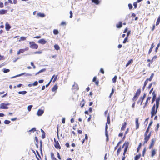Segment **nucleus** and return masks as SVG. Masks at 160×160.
<instances>
[{
    "label": "nucleus",
    "instance_id": "obj_1",
    "mask_svg": "<svg viewBox=\"0 0 160 160\" xmlns=\"http://www.w3.org/2000/svg\"><path fill=\"white\" fill-rule=\"evenodd\" d=\"M159 107V106L158 105H156L155 104H154L152 108L151 111V117H152L156 114Z\"/></svg>",
    "mask_w": 160,
    "mask_h": 160
},
{
    "label": "nucleus",
    "instance_id": "obj_2",
    "mask_svg": "<svg viewBox=\"0 0 160 160\" xmlns=\"http://www.w3.org/2000/svg\"><path fill=\"white\" fill-rule=\"evenodd\" d=\"M129 144V142H128L125 141L122 146V148H123L124 147H125L123 154V156H125L126 153L127 151Z\"/></svg>",
    "mask_w": 160,
    "mask_h": 160
},
{
    "label": "nucleus",
    "instance_id": "obj_3",
    "mask_svg": "<svg viewBox=\"0 0 160 160\" xmlns=\"http://www.w3.org/2000/svg\"><path fill=\"white\" fill-rule=\"evenodd\" d=\"M10 104H11L9 103H1L0 104V108H1V109H8V107L7 106L9 105Z\"/></svg>",
    "mask_w": 160,
    "mask_h": 160
},
{
    "label": "nucleus",
    "instance_id": "obj_4",
    "mask_svg": "<svg viewBox=\"0 0 160 160\" xmlns=\"http://www.w3.org/2000/svg\"><path fill=\"white\" fill-rule=\"evenodd\" d=\"M30 48L32 49H37L38 48V45L36 44L34 42H30Z\"/></svg>",
    "mask_w": 160,
    "mask_h": 160
},
{
    "label": "nucleus",
    "instance_id": "obj_5",
    "mask_svg": "<svg viewBox=\"0 0 160 160\" xmlns=\"http://www.w3.org/2000/svg\"><path fill=\"white\" fill-rule=\"evenodd\" d=\"M54 141L55 142V144H54V145L55 148L57 149H60L61 147L60 145L58 142L57 141L55 138H54Z\"/></svg>",
    "mask_w": 160,
    "mask_h": 160
},
{
    "label": "nucleus",
    "instance_id": "obj_6",
    "mask_svg": "<svg viewBox=\"0 0 160 160\" xmlns=\"http://www.w3.org/2000/svg\"><path fill=\"white\" fill-rule=\"evenodd\" d=\"M152 103L156 99L157 95L155 93V91H154L152 93Z\"/></svg>",
    "mask_w": 160,
    "mask_h": 160
},
{
    "label": "nucleus",
    "instance_id": "obj_7",
    "mask_svg": "<svg viewBox=\"0 0 160 160\" xmlns=\"http://www.w3.org/2000/svg\"><path fill=\"white\" fill-rule=\"evenodd\" d=\"M38 42V43L43 45L46 44L47 42L44 39L42 38L39 40Z\"/></svg>",
    "mask_w": 160,
    "mask_h": 160
},
{
    "label": "nucleus",
    "instance_id": "obj_8",
    "mask_svg": "<svg viewBox=\"0 0 160 160\" xmlns=\"http://www.w3.org/2000/svg\"><path fill=\"white\" fill-rule=\"evenodd\" d=\"M44 112L43 110L39 109L37 112V115L38 116H41L44 113Z\"/></svg>",
    "mask_w": 160,
    "mask_h": 160
},
{
    "label": "nucleus",
    "instance_id": "obj_9",
    "mask_svg": "<svg viewBox=\"0 0 160 160\" xmlns=\"http://www.w3.org/2000/svg\"><path fill=\"white\" fill-rule=\"evenodd\" d=\"M155 141V138H152V139L151 144L149 147V149H151L152 148V147L154 146Z\"/></svg>",
    "mask_w": 160,
    "mask_h": 160
},
{
    "label": "nucleus",
    "instance_id": "obj_10",
    "mask_svg": "<svg viewBox=\"0 0 160 160\" xmlns=\"http://www.w3.org/2000/svg\"><path fill=\"white\" fill-rule=\"evenodd\" d=\"M11 27L10 25L8 23L6 22L5 24V29L7 31H9L10 28H11Z\"/></svg>",
    "mask_w": 160,
    "mask_h": 160
},
{
    "label": "nucleus",
    "instance_id": "obj_11",
    "mask_svg": "<svg viewBox=\"0 0 160 160\" xmlns=\"http://www.w3.org/2000/svg\"><path fill=\"white\" fill-rule=\"evenodd\" d=\"M152 123H153V121L152 120H151L150 121V122L149 124V125L148 127V128H147L145 132L148 133V132L149 131V129H150V126L152 125Z\"/></svg>",
    "mask_w": 160,
    "mask_h": 160
},
{
    "label": "nucleus",
    "instance_id": "obj_12",
    "mask_svg": "<svg viewBox=\"0 0 160 160\" xmlns=\"http://www.w3.org/2000/svg\"><path fill=\"white\" fill-rule=\"evenodd\" d=\"M135 123L136 125V129H138L139 128V123L138 122V119L136 118L135 119Z\"/></svg>",
    "mask_w": 160,
    "mask_h": 160
},
{
    "label": "nucleus",
    "instance_id": "obj_13",
    "mask_svg": "<svg viewBox=\"0 0 160 160\" xmlns=\"http://www.w3.org/2000/svg\"><path fill=\"white\" fill-rule=\"evenodd\" d=\"M148 133H146V132L145 133L144 135V140H146L147 141H148V140L150 138V137L148 136Z\"/></svg>",
    "mask_w": 160,
    "mask_h": 160
},
{
    "label": "nucleus",
    "instance_id": "obj_14",
    "mask_svg": "<svg viewBox=\"0 0 160 160\" xmlns=\"http://www.w3.org/2000/svg\"><path fill=\"white\" fill-rule=\"evenodd\" d=\"M160 101V95L159 96L158 98H156V104H155L156 105H158V106H159Z\"/></svg>",
    "mask_w": 160,
    "mask_h": 160
},
{
    "label": "nucleus",
    "instance_id": "obj_15",
    "mask_svg": "<svg viewBox=\"0 0 160 160\" xmlns=\"http://www.w3.org/2000/svg\"><path fill=\"white\" fill-rule=\"evenodd\" d=\"M58 77V75H53L52 76L51 80H52L53 78H54L52 81V82H54L57 79Z\"/></svg>",
    "mask_w": 160,
    "mask_h": 160
},
{
    "label": "nucleus",
    "instance_id": "obj_16",
    "mask_svg": "<svg viewBox=\"0 0 160 160\" xmlns=\"http://www.w3.org/2000/svg\"><path fill=\"white\" fill-rule=\"evenodd\" d=\"M126 125L127 122H123L121 128V130H124L126 128Z\"/></svg>",
    "mask_w": 160,
    "mask_h": 160
},
{
    "label": "nucleus",
    "instance_id": "obj_17",
    "mask_svg": "<svg viewBox=\"0 0 160 160\" xmlns=\"http://www.w3.org/2000/svg\"><path fill=\"white\" fill-rule=\"evenodd\" d=\"M141 92V90L140 88L138 89L135 94V95L138 97Z\"/></svg>",
    "mask_w": 160,
    "mask_h": 160
},
{
    "label": "nucleus",
    "instance_id": "obj_18",
    "mask_svg": "<svg viewBox=\"0 0 160 160\" xmlns=\"http://www.w3.org/2000/svg\"><path fill=\"white\" fill-rule=\"evenodd\" d=\"M58 89V86L57 84H55L52 88V92H54L57 90Z\"/></svg>",
    "mask_w": 160,
    "mask_h": 160
},
{
    "label": "nucleus",
    "instance_id": "obj_19",
    "mask_svg": "<svg viewBox=\"0 0 160 160\" xmlns=\"http://www.w3.org/2000/svg\"><path fill=\"white\" fill-rule=\"evenodd\" d=\"M7 12V10H6L2 9L0 10V14L3 15L6 14Z\"/></svg>",
    "mask_w": 160,
    "mask_h": 160
},
{
    "label": "nucleus",
    "instance_id": "obj_20",
    "mask_svg": "<svg viewBox=\"0 0 160 160\" xmlns=\"http://www.w3.org/2000/svg\"><path fill=\"white\" fill-rule=\"evenodd\" d=\"M122 26V23L121 22H119L118 24L116 25V27L117 28H121Z\"/></svg>",
    "mask_w": 160,
    "mask_h": 160
},
{
    "label": "nucleus",
    "instance_id": "obj_21",
    "mask_svg": "<svg viewBox=\"0 0 160 160\" xmlns=\"http://www.w3.org/2000/svg\"><path fill=\"white\" fill-rule=\"evenodd\" d=\"M133 62V60L132 59H131L130 60H129L127 63L126 64V67H127L129 65L131 64Z\"/></svg>",
    "mask_w": 160,
    "mask_h": 160
},
{
    "label": "nucleus",
    "instance_id": "obj_22",
    "mask_svg": "<svg viewBox=\"0 0 160 160\" xmlns=\"http://www.w3.org/2000/svg\"><path fill=\"white\" fill-rule=\"evenodd\" d=\"M154 74L153 73H152L151 76L149 78H147L146 80L148 82V81H151L154 76Z\"/></svg>",
    "mask_w": 160,
    "mask_h": 160
},
{
    "label": "nucleus",
    "instance_id": "obj_23",
    "mask_svg": "<svg viewBox=\"0 0 160 160\" xmlns=\"http://www.w3.org/2000/svg\"><path fill=\"white\" fill-rule=\"evenodd\" d=\"M154 47V44L153 43H152L151 45V48H150L148 52V54H150L151 52L152 49Z\"/></svg>",
    "mask_w": 160,
    "mask_h": 160
},
{
    "label": "nucleus",
    "instance_id": "obj_24",
    "mask_svg": "<svg viewBox=\"0 0 160 160\" xmlns=\"http://www.w3.org/2000/svg\"><path fill=\"white\" fill-rule=\"evenodd\" d=\"M41 132H42V138L44 139L45 138V133L44 131L42 129H41Z\"/></svg>",
    "mask_w": 160,
    "mask_h": 160
},
{
    "label": "nucleus",
    "instance_id": "obj_25",
    "mask_svg": "<svg viewBox=\"0 0 160 160\" xmlns=\"http://www.w3.org/2000/svg\"><path fill=\"white\" fill-rule=\"evenodd\" d=\"M51 158L52 160H57L56 158L55 157L54 153L51 152L50 153Z\"/></svg>",
    "mask_w": 160,
    "mask_h": 160
},
{
    "label": "nucleus",
    "instance_id": "obj_26",
    "mask_svg": "<svg viewBox=\"0 0 160 160\" xmlns=\"http://www.w3.org/2000/svg\"><path fill=\"white\" fill-rule=\"evenodd\" d=\"M122 148H122V147H121V146H120L118 148V149L117 151V156H118L120 152L121 151V149H122Z\"/></svg>",
    "mask_w": 160,
    "mask_h": 160
},
{
    "label": "nucleus",
    "instance_id": "obj_27",
    "mask_svg": "<svg viewBox=\"0 0 160 160\" xmlns=\"http://www.w3.org/2000/svg\"><path fill=\"white\" fill-rule=\"evenodd\" d=\"M141 156V154L140 153H139L137 155L134 157V160H138L140 158Z\"/></svg>",
    "mask_w": 160,
    "mask_h": 160
},
{
    "label": "nucleus",
    "instance_id": "obj_28",
    "mask_svg": "<svg viewBox=\"0 0 160 160\" xmlns=\"http://www.w3.org/2000/svg\"><path fill=\"white\" fill-rule=\"evenodd\" d=\"M91 1L92 2L94 3L96 5H98L100 3L99 0H91Z\"/></svg>",
    "mask_w": 160,
    "mask_h": 160
},
{
    "label": "nucleus",
    "instance_id": "obj_29",
    "mask_svg": "<svg viewBox=\"0 0 160 160\" xmlns=\"http://www.w3.org/2000/svg\"><path fill=\"white\" fill-rule=\"evenodd\" d=\"M25 51L23 49H20L17 52V54L18 55L20 54L21 53H23Z\"/></svg>",
    "mask_w": 160,
    "mask_h": 160
},
{
    "label": "nucleus",
    "instance_id": "obj_30",
    "mask_svg": "<svg viewBox=\"0 0 160 160\" xmlns=\"http://www.w3.org/2000/svg\"><path fill=\"white\" fill-rule=\"evenodd\" d=\"M37 15L42 18H44L45 17V15L44 13H37Z\"/></svg>",
    "mask_w": 160,
    "mask_h": 160
},
{
    "label": "nucleus",
    "instance_id": "obj_31",
    "mask_svg": "<svg viewBox=\"0 0 160 160\" xmlns=\"http://www.w3.org/2000/svg\"><path fill=\"white\" fill-rule=\"evenodd\" d=\"M27 93V92L26 91H19L18 92V93L19 94H22L24 95Z\"/></svg>",
    "mask_w": 160,
    "mask_h": 160
},
{
    "label": "nucleus",
    "instance_id": "obj_32",
    "mask_svg": "<svg viewBox=\"0 0 160 160\" xmlns=\"http://www.w3.org/2000/svg\"><path fill=\"white\" fill-rule=\"evenodd\" d=\"M148 82L147 81V80H146L144 82V85H143V86L142 87V88L143 90H144V89H145V88L146 86L147 85Z\"/></svg>",
    "mask_w": 160,
    "mask_h": 160
},
{
    "label": "nucleus",
    "instance_id": "obj_33",
    "mask_svg": "<svg viewBox=\"0 0 160 160\" xmlns=\"http://www.w3.org/2000/svg\"><path fill=\"white\" fill-rule=\"evenodd\" d=\"M142 143L141 142L138 145V148L137 149V152H139L140 149L142 146Z\"/></svg>",
    "mask_w": 160,
    "mask_h": 160
},
{
    "label": "nucleus",
    "instance_id": "obj_34",
    "mask_svg": "<svg viewBox=\"0 0 160 160\" xmlns=\"http://www.w3.org/2000/svg\"><path fill=\"white\" fill-rule=\"evenodd\" d=\"M85 102V101L84 99H82V101L80 103V104H81V108H83L84 107V106Z\"/></svg>",
    "mask_w": 160,
    "mask_h": 160
},
{
    "label": "nucleus",
    "instance_id": "obj_35",
    "mask_svg": "<svg viewBox=\"0 0 160 160\" xmlns=\"http://www.w3.org/2000/svg\"><path fill=\"white\" fill-rule=\"evenodd\" d=\"M108 126L107 123H106L105 126V133H108Z\"/></svg>",
    "mask_w": 160,
    "mask_h": 160
},
{
    "label": "nucleus",
    "instance_id": "obj_36",
    "mask_svg": "<svg viewBox=\"0 0 160 160\" xmlns=\"http://www.w3.org/2000/svg\"><path fill=\"white\" fill-rule=\"evenodd\" d=\"M122 143V140L120 141H119L118 144H117V145L114 147V150H116L118 148V147L119 146V145Z\"/></svg>",
    "mask_w": 160,
    "mask_h": 160
},
{
    "label": "nucleus",
    "instance_id": "obj_37",
    "mask_svg": "<svg viewBox=\"0 0 160 160\" xmlns=\"http://www.w3.org/2000/svg\"><path fill=\"white\" fill-rule=\"evenodd\" d=\"M54 48L55 49L57 50H58L60 49L59 46L57 44H55L54 45Z\"/></svg>",
    "mask_w": 160,
    "mask_h": 160
},
{
    "label": "nucleus",
    "instance_id": "obj_38",
    "mask_svg": "<svg viewBox=\"0 0 160 160\" xmlns=\"http://www.w3.org/2000/svg\"><path fill=\"white\" fill-rule=\"evenodd\" d=\"M128 38L126 37L123 41L122 43L123 44L126 43L127 42H128Z\"/></svg>",
    "mask_w": 160,
    "mask_h": 160
},
{
    "label": "nucleus",
    "instance_id": "obj_39",
    "mask_svg": "<svg viewBox=\"0 0 160 160\" xmlns=\"http://www.w3.org/2000/svg\"><path fill=\"white\" fill-rule=\"evenodd\" d=\"M160 46V42H159L157 45L156 47V48L155 49V52H157Z\"/></svg>",
    "mask_w": 160,
    "mask_h": 160
},
{
    "label": "nucleus",
    "instance_id": "obj_40",
    "mask_svg": "<svg viewBox=\"0 0 160 160\" xmlns=\"http://www.w3.org/2000/svg\"><path fill=\"white\" fill-rule=\"evenodd\" d=\"M58 31L57 29H54L53 31V33L55 35L58 34Z\"/></svg>",
    "mask_w": 160,
    "mask_h": 160
},
{
    "label": "nucleus",
    "instance_id": "obj_41",
    "mask_svg": "<svg viewBox=\"0 0 160 160\" xmlns=\"http://www.w3.org/2000/svg\"><path fill=\"white\" fill-rule=\"evenodd\" d=\"M114 92V90L113 89V88H112V90L110 94V95H109V98H110L112 96Z\"/></svg>",
    "mask_w": 160,
    "mask_h": 160
},
{
    "label": "nucleus",
    "instance_id": "obj_42",
    "mask_svg": "<svg viewBox=\"0 0 160 160\" xmlns=\"http://www.w3.org/2000/svg\"><path fill=\"white\" fill-rule=\"evenodd\" d=\"M10 70L9 69L4 68L3 69V72L4 73H6L9 72L10 71Z\"/></svg>",
    "mask_w": 160,
    "mask_h": 160
},
{
    "label": "nucleus",
    "instance_id": "obj_43",
    "mask_svg": "<svg viewBox=\"0 0 160 160\" xmlns=\"http://www.w3.org/2000/svg\"><path fill=\"white\" fill-rule=\"evenodd\" d=\"M36 131V128H35L34 127V128H32L31 130H29L28 131V132H31L32 131V132H35V131Z\"/></svg>",
    "mask_w": 160,
    "mask_h": 160
},
{
    "label": "nucleus",
    "instance_id": "obj_44",
    "mask_svg": "<svg viewBox=\"0 0 160 160\" xmlns=\"http://www.w3.org/2000/svg\"><path fill=\"white\" fill-rule=\"evenodd\" d=\"M11 122V121L9 120H5L4 121V123L6 124H8L10 123Z\"/></svg>",
    "mask_w": 160,
    "mask_h": 160
},
{
    "label": "nucleus",
    "instance_id": "obj_45",
    "mask_svg": "<svg viewBox=\"0 0 160 160\" xmlns=\"http://www.w3.org/2000/svg\"><path fill=\"white\" fill-rule=\"evenodd\" d=\"M156 154V151L155 149L153 150L152 151L151 156L153 157Z\"/></svg>",
    "mask_w": 160,
    "mask_h": 160
},
{
    "label": "nucleus",
    "instance_id": "obj_46",
    "mask_svg": "<svg viewBox=\"0 0 160 160\" xmlns=\"http://www.w3.org/2000/svg\"><path fill=\"white\" fill-rule=\"evenodd\" d=\"M32 105H29L28 107V111H30L32 109Z\"/></svg>",
    "mask_w": 160,
    "mask_h": 160
},
{
    "label": "nucleus",
    "instance_id": "obj_47",
    "mask_svg": "<svg viewBox=\"0 0 160 160\" xmlns=\"http://www.w3.org/2000/svg\"><path fill=\"white\" fill-rule=\"evenodd\" d=\"M146 147H145L143 149V150L142 151V156L143 157L144 156L145 154V152H146Z\"/></svg>",
    "mask_w": 160,
    "mask_h": 160
},
{
    "label": "nucleus",
    "instance_id": "obj_48",
    "mask_svg": "<svg viewBox=\"0 0 160 160\" xmlns=\"http://www.w3.org/2000/svg\"><path fill=\"white\" fill-rule=\"evenodd\" d=\"M117 78V77L116 76H114V77L113 78L112 80L113 83H115L116 82Z\"/></svg>",
    "mask_w": 160,
    "mask_h": 160
},
{
    "label": "nucleus",
    "instance_id": "obj_49",
    "mask_svg": "<svg viewBox=\"0 0 160 160\" xmlns=\"http://www.w3.org/2000/svg\"><path fill=\"white\" fill-rule=\"evenodd\" d=\"M72 87L74 88V89H76L77 90L78 89H79V87L77 84H76V85H75V84L73 85Z\"/></svg>",
    "mask_w": 160,
    "mask_h": 160
},
{
    "label": "nucleus",
    "instance_id": "obj_50",
    "mask_svg": "<svg viewBox=\"0 0 160 160\" xmlns=\"http://www.w3.org/2000/svg\"><path fill=\"white\" fill-rule=\"evenodd\" d=\"M105 136L106 137V141L108 142L109 141V136L108 133H105Z\"/></svg>",
    "mask_w": 160,
    "mask_h": 160
},
{
    "label": "nucleus",
    "instance_id": "obj_51",
    "mask_svg": "<svg viewBox=\"0 0 160 160\" xmlns=\"http://www.w3.org/2000/svg\"><path fill=\"white\" fill-rule=\"evenodd\" d=\"M138 98V97L134 95L132 99V101L134 102H135V101L136 100V99H137Z\"/></svg>",
    "mask_w": 160,
    "mask_h": 160
},
{
    "label": "nucleus",
    "instance_id": "obj_52",
    "mask_svg": "<svg viewBox=\"0 0 160 160\" xmlns=\"http://www.w3.org/2000/svg\"><path fill=\"white\" fill-rule=\"evenodd\" d=\"M128 6L129 7V9L130 10H131V9H132V8H133L132 4L131 3L128 4Z\"/></svg>",
    "mask_w": 160,
    "mask_h": 160
},
{
    "label": "nucleus",
    "instance_id": "obj_53",
    "mask_svg": "<svg viewBox=\"0 0 160 160\" xmlns=\"http://www.w3.org/2000/svg\"><path fill=\"white\" fill-rule=\"evenodd\" d=\"M38 82L37 81H35L33 83H32V85L33 86H36L38 85Z\"/></svg>",
    "mask_w": 160,
    "mask_h": 160
},
{
    "label": "nucleus",
    "instance_id": "obj_54",
    "mask_svg": "<svg viewBox=\"0 0 160 160\" xmlns=\"http://www.w3.org/2000/svg\"><path fill=\"white\" fill-rule=\"evenodd\" d=\"M159 127V123H158L156 125V128L155 129V131L157 132L158 130V128Z\"/></svg>",
    "mask_w": 160,
    "mask_h": 160
},
{
    "label": "nucleus",
    "instance_id": "obj_55",
    "mask_svg": "<svg viewBox=\"0 0 160 160\" xmlns=\"http://www.w3.org/2000/svg\"><path fill=\"white\" fill-rule=\"evenodd\" d=\"M42 53V52L41 51H36L34 52H32V54H41Z\"/></svg>",
    "mask_w": 160,
    "mask_h": 160
},
{
    "label": "nucleus",
    "instance_id": "obj_56",
    "mask_svg": "<svg viewBox=\"0 0 160 160\" xmlns=\"http://www.w3.org/2000/svg\"><path fill=\"white\" fill-rule=\"evenodd\" d=\"M133 5L134 6V8H136L137 7V2H134L133 3Z\"/></svg>",
    "mask_w": 160,
    "mask_h": 160
},
{
    "label": "nucleus",
    "instance_id": "obj_57",
    "mask_svg": "<svg viewBox=\"0 0 160 160\" xmlns=\"http://www.w3.org/2000/svg\"><path fill=\"white\" fill-rule=\"evenodd\" d=\"M152 83H150L149 84V85H148V87H147V88L148 89H150L151 88V87H152Z\"/></svg>",
    "mask_w": 160,
    "mask_h": 160
},
{
    "label": "nucleus",
    "instance_id": "obj_58",
    "mask_svg": "<svg viewBox=\"0 0 160 160\" xmlns=\"http://www.w3.org/2000/svg\"><path fill=\"white\" fill-rule=\"evenodd\" d=\"M148 119L149 118H148L145 119L144 123L146 125H147L148 123Z\"/></svg>",
    "mask_w": 160,
    "mask_h": 160
},
{
    "label": "nucleus",
    "instance_id": "obj_59",
    "mask_svg": "<svg viewBox=\"0 0 160 160\" xmlns=\"http://www.w3.org/2000/svg\"><path fill=\"white\" fill-rule=\"evenodd\" d=\"M46 70V68H43V69H42L40 70H39V72H40V73H41V72H45Z\"/></svg>",
    "mask_w": 160,
    "mask_h": 160
},
{
    "label": "nucleus",
    "instance_id": "obj_60",
    "mask_svg": "<svg viewBox=\"0 0 160 160\" xmlns=\"http://www.w3.org/2000/svg\"><path fill=\"white\" fill-rule=\"evenodd\" d=\"M69 13H70V14L69 17L70 18H72V16H73V13L71 11H70Z\"/></svg>",
    "mask_w": 160,
    "mask_h": 160
},
{
    "label": "nucleus",
    "instance_id": "obj_61",
    "mask_svg": "<svg viewBox=\"0 0 160 160\" xmlns=\"http://www.w3.org/2000/svg\"><path fill=\"white\" fill-rule=\"evenodd\" d=\"M131 31L130 30H129L128 31L126 37H127L128 38L129 36L131 34Z\"/></svg>",
    "mask_w": 160,
    "mask_h": 160
},
{
    "label": "nucleus",
    "instance_id": "obj_62",
    "mask_svg": "<svg viewBox=\"0 0 160 160\" xmlns=\"http://www.w3.org/2000/svg\"><path fill=\"white\" fill-rule=\"evenodd\" d=\"M26 37H21L20 38L21 40L22 41H24L26 40Z\"/></svg>",
    "mask_w": 160,
    "mask_h": 160
},
{
    "label": "nucleus",
    "instance_id": "obj_63",
    "mask_svg": "<svg viewBox=\"0 0 160 160\" xmlns=\"http://www.w3.org/2000/svg\"><path fill=\"white\" fill-rule=\"evenodd\" d=\"M157 56L156 55L154 56L152 58V60H151V63H152L153 62V60L154 59H155L157 58Z\"/></svg>",
    "mask_w": 160,
    "mask_h": 160
},
{
    "label": "nucleus",
    "instance_id": "obj_64",
    "mask_svg": "<svg viewBox=\"0 0 160 160\" xmlns=\"http://www.w3.org/2000/svg\"><path fill=\"white\" fill-rule=\"evenodd\" d=\"M62 123H65V118H62Z\"/></svg>",
    "mask_w": 160,
    "mask_h": 160
}]
</instances>
